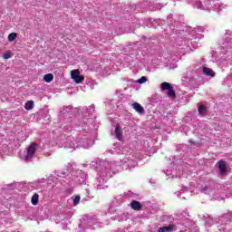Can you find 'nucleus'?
I'll return each instance as SVG.
<instances>
[{"instance_id": "nucleus-3", "label": "nucleus", "mask_w": 232, "mask_h": 232, "mask_svg": "<svg viewBox=\"0 0 232 232\" xmlns=\"http://www.w3.org/2000/svg\"><path fill=\"white\" fill-rule=\"evenodd\" d=\"M114 134L116 139H118L119 140H122V127H121L120 124L116 125Z\"/></svg>"}, {"instance_id": "nucleus-19", "label": "nucleus", "mask_w": 232, "mask_h": 232, "mask_svg": "<svg viewBox=\"0 0 232 232\" xmlns=\"http://www.w3.org/2000/svg\"><path fill=\"white\" fill-rule=\"evenodd\" d=\"M10 57H12V54H10V53H4V55H3V58H4V59H10Z\"/></svg>"}, {"instance_id": "nucleus-12", "label": "nucleus", "mask_w": 232, "mask_h": 232, "mask_svg": "<svg viewBox=\"0 0 232 232\" xmlns=\"http://www.w3.org/2000/svg\"><path fill=\"white\" fill-rule=\"evenodd\" d=\"M24 108L27 111L34 110V101L31 100L25 102Z\"/></svg>"}, {"instance_id": "nucleus-14", "label": "nucleus", "mask_w": 232, "mask_h": 232, "mask_svg": "<svg viewBox=\"0 0 232 232\" xmlns=\"http://www.w3.org/2000/svg\"><path fill=\"white\" fill-rule=\"evenodd\" d=\"M78 75H81V72L79 70H72L71 72L72 79H75Z\"/></svg>"}, {"instance_id": "nucleus-2", "label": "nucleus", "mask_w": 232, "mask_h": 232, "mask_svg": "<svg viewBox=\"0 0 232 232\" xmlns=\"http://www.w3.org/2000/svg\"><path fill=\"white\" fill-rule=\"evenodd\" d=\"M218 169L220 170L221 175H225V173L227 171V165H226V161L219 160L218 162Z\"/></svg>"}, {"instance_id": "nucleus-10", "label": "nucleus", "mask_w": 232, "mask_h": 232, "mask_svg": "<svg viewBox=\"0 0 232 232\" xmlns=\"http://www.w3.org/2000/svg\"><path fill=\"white\" fill-rule=\"evenodd\" d=\"M7 39L9 43H13V41H15L17 39V33H11L8 34Z\"/></svg>"}, {"instance_id": "nucleus-5", "label": "nucleus", "mask_w": 232, "mask_h": 232, "mask_svg": "<svg viewBox=\"0 0 232 232\" xmlns=\"http://www.w3.org/2000/svg\"><path fill=\"white\" fill-rule=\"evenodd\" d=\"M173 229H175V225L170 224L168 227H160L158 229V232H171Z\"/></svg>"}, {"instance_id": "nucleus-13", "label": "nucleus", "mask_w": 232, "mask_h": 232, "mask_svg": "<svg viewBox=\"0 0 232 232\" xmlns=\"http://www.w3.org/2000/svg\"><path fill=\"white\" fill-rule=\"evenodd\" d=\"M73 81L76 82V84H81V82H82V81H84V76L82 75H78L76 76Z\"/></svg>"}, {"instance_id": "nucleus-8", "label": "nucleus", "mask_w": 232, "mask_h": 232, "mask_svg": "<svg viewBox=\"0 0 232 232\" xmlns=\"http://www.w3.org/2000/svg\"><path fill=\"white\" fill-rule=\"evenodd\" d=\"M31 202L33 206H37V204H39V194L37 193L34 194L31 198Z\"/></svg>"}, {"instance_id": "nucleus-7", "label": "nucleus", "mask_w": 232, "mask_h": 232, "mask_svg": "<svg viewBox=\"0 0 232 232\" xmlns=\"http://www.w3.org/2000/svg\"><path fill=\"white\" fill-rule=\"evenodd\" d=\"M203 73L205 75H208L210 77H215V72H213L210 68L203 67Z\"/></svg>"}, {"instance_id": "nucleus-4", "label": "nucleus", "mask_w": 232, "mask_h": 232, "mask_svg": "<svg viewBox=\"0 0 232 232\" xmlns=\"http://www.w3.org/2000/svg\"><path fill=\"white\" fill-rule=\"evenodd\" d=\"M130 208L131 209H134V211H140V209H142V205L140 204V202L133 200L130 203Z\"/></svg>"}, {"instance_id": "nucleus-15", "label": "nucleus", "mask_w": 232, "mask_h": 232, "mask_svg": "<svg viewBox=\"0 0 232 232\" xmlns=\"http://www.w3.org/2000/svg\"><path fill=\"white\" fill-rule=\"evenodd\" d=\"M148 82V78H146L145 76H142L141 78L139 79L138 82L140 84H144V82Z\"/></svg>"}, {"instance_id": "nucleus-17", "label": "nucleus", "mask_w": 232, "mask_h": 232, "mask_svg": "<svg viewBox=\"0 0 232 232\" xmlns=\"http://www.w3.org/2000/svg\"><path fill=\"white\" fill-rule=\"evenodd\" d=\"M79 202H81V196H76L73 201L74 206H77Z\"/></svg>"}, {"instance_id": "nucleus-18", "label": "nucleus", "mask_w": 232, "mask_h": 232, "mask_svg": "<svg viewBox=\"0 0 232 232\" xmlns=\"http://www.w3.org/2000/svg\"><path fill=\"white\" fill-rule=\"evenodd\" d=\"M198 111L199 113H202V111H206V107L204 105H199Z\"/></svg>"}, {"instance_id": "nucleus-16", "label": "nucleus", "mask_w": 232, "mask_h": 232, "mask_svg": "<svg viewBox=\"0 0 232 232\" xmlns=\"http://www.w3.org/2000/svg\"><path fill=\"white\" fill-rule=\"evenodd\" d=\"M168 96L169 97H175V90L173 89V87L169 90Z\"/></svg>"}, {"instance_id": "nucleus-6", "label": "nucleus", "mask_w": 232, "mask_h": 232, "mask_svg": "<svg viewBox=\"0 0 232 232\" xmlns=\"http://www.w3.org/2000/svg\"><path fill=\"white\" fill-rule=\"evenodd\" d=\"M132 107L138 111V113H144V107L141 106L139 102H134Z\"/></svg>"}, {"instance_id": "nucleus-1", "label": "nucleus", "mask_w": 232, "mask_h": 232, "mask_svg": "<svg viewBox=\"0 0 232 232\" xmlns=\"http://www.w3.org/2000/svg\"><path fill=\"white\" fill-rule=\"evenodd\" d=\"M37 143H32L28 149H27V154L25 156V159H32L34 155H35V151H37Z\"/></svg>"}, {"instance_id": "nucleus-11", "label": "nucleus", "mask_w": 232, "mask_h": 232, "mask_svg": "<svg viewBox=\"0 0 232 232\" xmlns=\"http://www.w3.org/2000/svg\"><path fill=\"white\" fill-rule=\"evenodd\" d=\"M44 81H45V82H52L53 81V74L52 73H47L44 76Z\"/></svg>"}, {"instance_id": "nucleus-9", "label": "nucleus", "mask_w": 232, "mask_h": 232, "mask_svg": "<svg viewBox=\"0 0 232 232\" xmlns=\"http://www.w3.org/2000/svg\"><path fill=\"white\" fill-rule=\"evenodd\" d=\"M173 87L171 86V83H169V82H163L162 83H161V90H163V91H166V90H168V91H169V90H171Z\"/></svg>"}, {"instance_id": "nucleus-20", "label": "nucleus", "mask_w": 232, "mask_h": 232, "mask_svg": "<svg viewBox=\"0 0 232 232\" xmlns=\"http://www.w3.org/2000/svg\"><path fill=\"white\" fill-rule=\"evenodd\" d=\"M202 191H208V187H204V188H202Z\"/></svg>"}]
</instances>
